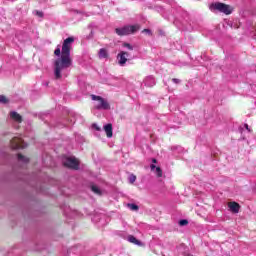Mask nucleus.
<instances>
[{"mask_svg": "<svg viewBox=\"0 0 256 256\" xmlns=\"http://www.w3.org/2000/svg\"><path fill=\"white\" fill-rule=\"evenodd\" d=\"M75 38L68 37L64 40L61 47H57L54 51V55L56 57H60L54 62V77L55 79H62L63 77H68L69 71H67L68 67L73 65V60L71 59V44H73Z\"/></svg>", "mask_w": 256, "mask_h": 256, "instance_id": "f257e3e1", "label": "nucleus"}, {"mask_svg": "<svg viewBox=\"0 0 256 256\" xmlns=\"http://www.w3.org/2000/svg\"><path fill=\"white\" fill-rule=\"evenodd\" d=\"M92 101H96L94 103V109L96 111H109L111 109V104H109V101L107 99L97 96L95 94L91 95Z\"/></svg>", "mask_w": 256, "mask_h": 256, "instance_id": "f03ea898", "label": "nucleus"}, {"mask_svg": "<svg viewBox=\"0 0 256 256\" xmlns=\"http://www.w3.org/2000/svg\"><path fill=\"white\" fill-rule=\"evenodd\" d=\"M210 10L213 13L218 11L219 13H224V15H231V13L234 11V8L228 4L216 2L210 5Z\"/></svg>", "mask_w": 256, "mask_h": 256, "instance_id": "7ed1b4c3", "label": "nucleus"}, {"mask_svg": "<svg viewBox=\"0 0 256 256\" xmlns=\"http://www.w3.org/2000/svg\"><path fill=\"white\" fill-rule=\"evenodd\" d=\"M141 31V26L139 24L126 25L121 28H116V33H137Z\"/></svg>", "mask_w": 256, "mask_h": 256, "instance_id": "20e7f679", "label": "nucleus"}, {"mask_svg": "<svg viewBox=\"0 0 256 256\" xmlns=\"http://www.w3.org/2000/svg\"><path fill=\"white\" fill-rule=\"evenodd\" d=\"M64 165L69 169H74L75 171L79 170V161H77L75 158H67Z\"/></svg>", "mask_w": 256, "mask_h": 256, "instance_id": "39448f33", "label": "nucleus"}, {"mask_svg": "<svg viewBox=\"0 0 256 256\" xmlns=\"http://www.w3.org/2000/svg\"><path fill=\"white\" fill-rule=\"evenodd\" d=\"M127 57H129V53L122 51L118 54L117 59H119L118 63L123 67L125 63H127Z\"/></svg>", "mask_w": 256, "mask_h": 256, "instance_id": "423d86ee", "label": "nucleus"}, {"mask_svg": "<svg viewBox=\"0 0 256 256\" xmlns=\"http://www.w3.org/2000/svg\"><path fill=\"white\" fill-rule=\"evenodd\" d=\"M143 83L145 87H155V77L153 76H147L144 80Z\"/></svg>", "mask_w": 256, "mask_h": 256, "instance_id": "0eeeda50", "label": "nucleus"}, {"mask_svg": "<svg viewBox=\"0 0 256 256\" xmlns=\"http://www.w3.org/2000/svg\"><path fill=\"white\" fill-rule=\"evenodd\" d=\"M228 208L232 213H239V210L241 209V205L237 202H230L228 203Z\"/></svg>", "mask_w": 256, "mask_h": 256, "instance_id": "6e6552de", "label": "nucleus"}, {"mask_svg": "<svg viewBox=\"0 0 256 256\" xmlns=\"http://www.w3.org/2000/svg\"><path fill=\"white\" fill-rule=\"evenodd\" d=\"M104 131H105L108 139H111V137H113V124L108 123V124L104 125Z\"/></svg>", "mask_w": 256, "mask_h": 256, "instance_id": "1a4fd4ad", "label": "nucleus"}, {"mask_svg": "<svg viewBox=\"0 0 256 256\" xmlns=\"http://www.w3.org/2000/svg\"><path fill=\"white\" fill-rule=\"evenodd\" d=\"M10 117L13 119V121H16V123H22L23 122V117L17 113L16 111L10 112Z\"/></svg>", "mask_w": 256, "mask_h": 256, "instance_id": "9d476101", "label": "nucleus"}, {"mask_svg": "<svg viewBox=\"0 0 256 256\" xmlns=\"http://www.w3.org/2000/svg\"><path fill=\"white\" fill-rule=\"evenodd\" d=\"M127 241H129V243H133L134 245H138V247L143 246V242H141V240H138L135 236L133 235H129L127 237Z\"/></svg>", "mask_w": 256, "mask_h": 256, "instance_id": "9b49d317", "label": "nucleus"}, {"mask_svg": "<svg viewBox=\"0 0 256 256\" xmlns=\"http://www.w3.org/2000/svg\"><path fill=\"white\" fill-rule=\"evenodd\" d=\"M150 169L151 171H155L157 177H163V170L161 169V167H157L155 166V164H151Z\"/></svg>", "mask_w": 256, "mask_h": 256, "instance_id": "f8f14e48", "label": "nucleus"}, {"mask_svg": "<svg viewBox=\"0 0 256 256\" xmlns=\"http://www.w3.org/2000/svg\"><path fill=\"white\" fill-rule=\"evenodd\" d=\"M11 149H13V150L21 149V140L14 138L11 141Z\"/></svg>", "mask_w": 256, "mask_h": 256, "instance_id": "ddd939ff", "label": "nucleus"}, {"mask_svg": "<svg viewBox=\"0 0 256 256\" xmlns=\"http://www.w3.org/2000/svg\"><path fill=\"white\" fill-rule=\"evenodd\" d=\"M99 59H108L109 58V52L105 48H101L98 52Z\"/></svg>", "mask_w": 256, "mask_h": 256, "instance_id": "4468645a", "label": "nucleus"}, {"mask_svg": "<svg viewBox=\"0 0 256 256\" xmlns=\"http://www.w3.org/2000/svg\"><path fill=\"white\" fill-rule=\"evenodd\" d=\"M91 191L95 193L96 195H102L101 188L95 184L90 185Z\"/></svg>", "mask_w": 256, "mask_h": 256, "instance_id": "2eb2a0df", "label": "nucleus"}, {"mask_svg": "<svg viewBox=\"0 0 256 256\" xmlns=\"http://www.w3.org/2000/svg\"><path fill=\"white\" fill-rule=\"evenodd\" d=\"M18 161H21V163H29V159L21 154H18Z\"/></svg>", "mask_w": 256, "mask_h": 256, "instance_id": "dca6fc26", "label": "nucleus"}, {"mask_svg": "<svg viewBox=\"0 0 256 256\" xmlns=\"http://www.w3.org/2000/svg\"><path fill=\"white\" fill-rule=\"evenodd\" d=\"M128 207L131 211H139V206L137 204L129 203Z\"/></svg>", "mask_w": 256, "mask_h": 256, "instance_id": "f3484780", "label": "nucleus"}, {"mask_svg": "<svg viewBox=\"0 0 256 256\" xmlns=\"http://www.w3.org/2000/svg\"><path fill=\"white\" fill-rule=\"evenodd\" d=\"M128 181H129V183H131V184L135 183V181H137V176H135V174H131V175L128 177Z\"/></svg>", "mask_w": 256, "mask_h": 256, "instance_id": "a211bd4d", "label": "nucleus"}, {"mask_svg": "<svg viewBox=\"0 0 256 256\" xmlns=\"http://www.w3.org/2000/svg\"><path fill=\"white\" fill-rule=\"evenodd\" d=\"M88 28H89L90 33H95V31H97V25H95V24H90L88 26Z\"/></svg>", "mask_w": 256, "mask_h": 256, "instance_id": "6ab92c4d", "label": "nucleus"}, {"mask_svg": "<svg viewBox=\"0 0 256 256\" xmlns=\"http://www.w3.org/2000/svg\"><path fill=\"white\" fill-rule=\"evenodd\" d=\"M0 103H3V105H6V103H9V99L7 97L0 95Z\"/></svg>", "mask_w": 256, "mask_h": 256, "instance_id": "aec40b11", "label": "nucleus"}, {"mask_svg": "<svg viewBox=\"0 0 256 256\" xmlns=\"http://www.w3.org/2000/svg\"><path fill=\"white\" fill-rule=\"evenodd\" d=\"M179 225L185 227V225H189V221L187 219H182L179 221Z\"/></svg>", "mask_w": 256, "mask_h": 256, "instance_id": "412c9836", "label": "nucleus"}, {"mask_svg": "<svg viewBox=\"0 0 256 256\" xmlns=\"http://www.w3.org/2000/svg\"><path fill=\"white\" fill-rule=\"evenodd\" d=\"M123 47H126V49H129L130 51H133V46L129 43H124Z\"/></svg>", "mask_w": 256, "mask_h": 256, "instance_id": "4be33fe9", "label": "nucleus"}, {"mask_svg": "<svg viewBox=\"0 0 256 256\" xmlns=\"http://www.w3.org/2000/svg\"><path fill=\"white\" fill-rule=\"evenodd\" d=\"M92 129H95V131H101V128L96 124H92Z\"/></svg>", "mask_w": 256, "mask_h": 256, "instance_id": "5701e85b", "label": "nucleus"}, {"mask_svg": "<svg viewBox=\"0 0 256 256\" xmlns=\"http://www.w3.org/2000/svg\"><path fill=\"white\" fill-rule=\"evenodd\" d=\"M172 83H175L176 85H179V83H181V80L178 79V78H173Z\"/></svg>", "mask_w": 256, "mask_h": 256, "instance_id": "b1692460", "label": "nucleus"}, {"mask_svg": "<svg viewBox=\"0 0 256 256\" xmlns=\"http://www.w3.org/2000/svg\"><path fill=\"white\" fill-rule=\"evenodd\" d=\"M245 129L248 131V133H251V128H249V124H244Z\"/></svg>", "mask_w": 256, "mask_h": 256, "instance_id": "393cba45", "label": "nucleus"}, {"mask_svg": "<svg viewBox=\"0 0 256 256\" xmlns=\"http://www.w3.org/2000/svg\"><path fill=\"white\" fill-rule=\"evenodd\" d=\"M35 15H37V17H43V12L42 11H36Z\"/></svg>", "mask_w": 256, "mask_h": 256, "instance_id": "a878e982", "label": "nucleus"}, {"mask_svg": "<svg viewBox=\"0 0 256 256\" xmlns=\"http://www.w3.org/2000/svg\"><path fill=\"white\" fill-rule=\"evenodd\" d=\"M142 33H151V30H149V29H144V30L142 31Z\"/></svg>", "mask_w": 256, "mask_h": 256, "instance_id": "bb28decb", "label": "nucleus"}, {"mask_svg": "<svg viewBox=\"0 0 256 256\" xmlns=\"http://www.w3.org/2000/svg\"><path fill=\"white\" fill-rule=\"evenodd\" d=\"M152 163H157V159L153 158Z\"/></svg>", "mask_w": 256, "mask_h": 256, "instance_id": "cd10ccee", "label": "nucleus"}, {"mask_svg": "<svg viewBox=\"0 0 256 256\" xmlns=\"http://www.w3.org/2000/svg\"><path fill=\"white\" fill-rule=\"evenodd\" d=\"M119 35H126L125 33H119Z\"/></svg>", "mask_w": 256, "mask_h": 256, "instance_id": "c85d7f7f", "label": "nucleus"}]
</instances>
